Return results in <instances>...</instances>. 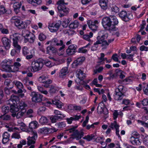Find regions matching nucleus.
<instances>
[{"instance_id": "obj_46", "label": "nucleus", "mask_w": 148, "mask_h": 148, "mask_svg": "<svg viewBox=\"0 0 148 148\" xmlns=\"http://www.w3.org/2000/svg\"><path fill=\"white\" fill-rule=\"evenodd\" d=\"M21 65H10V72H15L18 71V67Z\"/></svg>"}, {"instance_id": "obj_48", "label": "nucleus", "mask_w": 148, "mask_h": 148, "mask_svg": "<svg viewBox=\"0 0 148 148\" xmlns=\"http://www.w3.org/2000/svg\"><path fill=\"white\" fill-rule=\"evenodd\" d=\"M19 108H20L21 110L23 109H25V108L27 106V105L24 101H21L19 103L18 105Z\"/></svg>"}, {"instance_id": "obj_29", "label": "nucleus", "mask_w": 148, "mask_h": 148, "mask_svg": "<svg viewBox=\"0 0 148 148\" xmlns=\"http://www.w3.org/2000/svg\"><path fill=\"white\" fill-rule=\"evenodd\" d=\"M11 11L10 10H6L4 6L2 5L0 6V14H8L11 13Z\"/></svg>"}, {"instance_id": "obj_24", "label": "nucleus", "mask_w": 148, "mask_h": 148, "mask_svg": "<svg viewBox=\"0 0 148 148\" xmlns=\"http://www.w3.org/2000/svg\"><path fill=\"white\" fill-rule=\"evenodd\" d=\"M10 135L7 132H5L3 135L2 143L3 144H5L9 140Z\"/></svg>"}, {"instance_id": "obj_50", "label": "nucleus", "mask_w": 148, "mask_h": 148, "mask_svg": "<svg viewBox=\"0 0 148 148\" xmlns=\"http://www.w3.org/2000/svg\"><path fill=\"white\" fill-rule=\"evenodd\" d=\"M10 65H2V70L3 71L10 72Z\"/></svg>"}, {"instance_id": "obj_58", "label": "nucleus", "mask_w": 148, "mask_h": 148, "mask_svg": "<svg viewBox=\"0 0 148 148\" xmlns=\"http://www.w3.org/2000/svg\"><path fill=\"white\" fill-rule=\"evenodd\" d=\"M31 55H27L26 56V58L27 59H29L32 58L34 55L35 51L34 49H32L31 51Z\"/></svg>"}, {"instance_id": "obj_53", "label": "nucleus", "mask_w": 148, "mask_h": 148, "mask_svg": "<svg viewBox=\"0 0 148 148\" xmlns=\"http://www.w3.org/2000/svg\"><path fill=\"white\" fill-rule=\"evenodd\" d=\"M11 137L12 138L19 139L21 138V136L18 132H16L12 134Z\"/></svg>"}, {"instance_id": "obj_38", "label": "nucleus", "mask_w": 148, "mask_h": 148, "mask_svg": "<svg viewBox=\"0 0 148 148\" xmlns=\"http://www.w3.org/2000/svg\"><path fill=\"white\" fill-rule=\"evenodd\" d=\"M39 131L42 134H49L48 128L47 127H45L40 129Z\"/></svg>"}, {"instance_id": "obj_26", "label": "nucleus", "mask_w": 148, "mask_h": 148, "mask_svg": "<svg viewBox=\"0 0 148 148\" xmlns=\"http://www.w3.org/2000/svg\"><path fill=\"white\" fill-rule=\"evenodd\" d=\"M77 76L78 78L80 81L82 80L86 77L85 73H84L83 71L80 69H78L77 70Z\"/></svg>"}, {"instance_id": "obj_9", "label": "nucleus", "mask_w": 148, "mask_h": 148, "mask_svg": "<svg viewBox=\"0 0 148 148\" xmlns=\"http://www.w3.org/2000/svg\"><path fill=\"white\" fill-rule=\"evenodd\" d=\"M30 95L32 97V101L36 103L40 102L42 101L43 96L38 92H32L30 93Z\"/></svg>"}, {"instance_id": "obj_62", "label": "nucleus", "mask_w": 148, "mask_h": 148, "mask_svg": "<svg viewBox=\"0 0 148 148\" xmlns=\"http://www.w3.org/2000/svg\"><path fill=\"white\" fill-rule=\"evenodd\" d=\"M23 53L24 55H26L29 53V50L28 48L26 47H24L23 49Z\"/></svg>"}, {"instance_id": "obj_41", "label": "nucleus", "mask_w": 148, "mask_h": 148, "mask_svg": "<svg viewBox=\"0 0 148 148\" xmlns=\"http://www.w3.org/2000/svg\"><path fill=\"white\" fill-rule=\"evenodd\" d=\"M143 89L144 94L147 95L148 94V84L145 83H143Z\"/></svg>"}, {"instance_id": "obj_44", "label": "nucleus", "mask_w": 148, "mask_h": 148, "mask_svg": "<svg viewBox=\"0 0 148 148\" xmlns=\"http://www.w3.org/2000/svg\"><path fill=\"white\" fill-rule=\"evenodd\" d=\"M1 112L3 114H7L10 110V109L8 106H3L1 108Z\"/></svg>"}, {"instance_id": "obj_32", "label": "nucleus", "mask_w": 148, "mask_h": 148, "mask_svg": "<svg viewBox=\"0 0 148 148\" xmlns=\"http://www.w3.org/2000/svg\"><path fill=\"white\" fill-rule=\"evenodd\" d=\"M79 25V22L77 21H75L70 24L69 27L70 29H75L77 28Z\"/></svg>"}, {"instance_id": "obj_15", "label": "nucleus", "mask_w": 148, "mask_h": 148, "mask_svg": "<svg viewBox=\"0 0 148 148\" xmlns=\"http://www.w3.org/2000/svg\"><path fill=\"white\" fill-rule=\"evenodd\" d=\"M37 63L38 65H44L47 64L48 65H51L50 61L48 60H43L41 58H39L32 62V65Z\"/></svg>"}, {"instance_id": "obj_1", "label": "nucleus", "mask_w": 148, "mask_h": 148, "mask_svg": "<svg viewBox=\"0 0 148 148\" xmlns=\"http://www.w3.org/2000/svg\"><path fill=\"white\" fill-rule=\"evenodd\" d=\"M38 123L36 121L31 122L29 124V127L30 131H29L31 136H29L27 138V143L28 145L35 143V141L38 137L36 132L35 130H33L37 127Z\"/></svg>"}, {"instance_id": "obj_7", "label": "nucleus", "mask_w": 148, "mask_h": 148, "mask_svg": "<svg viewBox=\"0 0 148 148\" xmlns=\"http://www.w3.org/2000/svg\"><path fill=\"white\" fill-rule=\"evenodd\" d=\"M61 23L62 22L61 21H57L49 24L48 26V28L51 32H56L58 30Z\"/></svg>"}, {"instance_id": "obj_27", "label": "nucleus", "mask_w": 148, "mask_h": 148, "mask_svg": "<svg viewBox=\"0 0 148 148\" xmlns=\"http://www.w3.org/2000/svg\"><path fill=\"white\" fill-rule=\"evenodd\" d=\"M23 1H20V3L18 2H15L13 5V7L14 8V10L15 12L17 14L19 11V9L20 8L21 5L22 4Z\"/></svg>"}, {"instance_id": "obj_40", "label": "nucleus", "mask_w": 148, "mask_h": 148, "mask_svg": "<svg viewBox=\"0 0 148 148\" xmlns=\"http://www.w3.org/2000/svg\"><path fill=\"white\" fill-rule=\"evenodd\" d=\"M109 127H110L112 129H113L114 128L116 129L119 128V126L117 124L116 121H114L113 123H111Z\"/></svg>"}, {"instance_id": "obj_56", "label": "nucleus", "mask_w": 148, "mask_h": 148, "mask_svg": "<svg viewBox=\"0 0 148 148\" xmlns=\"http://www.w3.org/2000/svg\"><path fill=\"white\" fill-rule=\"evenodd\" d=\"M75 51L68 48L66 50V54L69 56H71L75 54Z\"/></svg>"}, {"instance_id": "obj_28", "label": "nucleus", "mask_w": 148, "mask_h": 148, "mask_svg": "<svg viewBox=\"0 0 148 148\" xmlns=\"http://www.w3.org/2000/svg\"><path fill=\"white\" fill-rule=\"evenodd\" d=\"M108 2V0H100L99 1V4L103 9L106 10L107 8V3Z\"/></svg>"}, {"instance_id": "obj_64", "label": "nucleus", "mask_w": 148, "mask_h": 148, "mask_svg": "<svg viewBox=\"0 0 148 148\" xmlns=\"http://www.w3.org/2000/svg\"><path fill=\"white\" fill-rule=\"evenodd\" d=\"M48 130L49 133H53L56 132L58 130V129L53 127H51V128H48Z\"/></svg>"}, {"instance_id": "obj_57", "label": "nucleus", "mask_w": 148, "mask_h": 148, "mask_svg": "<svg viewBox=\"0 0 148 148\" xmlns=\"http://www.w3.org/2000/svg\"><path fill=\"white\" fill-rule=\"evenodd\" d=\"M33 112V110L32 109H29L28 110L27 112H26L27 116V117L31 118L33 117L32 114Z\"/></svg>"}, {"instance_id": "obj_63", "label": "nucleus", "mask_w": 148, "mask_h": 148, "mask_svg": "<svg viewBox=\"0 0 148 148\" xmlns=\"http://www.w3.org/2000/svg\"><path fill=\"white\" fill-rule=\"evenodd\" d=\"M46 38V36L45 35L42 33H40L39 35V39L41 41H43Z\"/></svg>"}, {"instance_id": "obj_54", "label": "nucleus", "mask_w": 148, "mask_h": 148, "mask_svg": "<svg viewBox=\"0 0 148 148\" xmlns=\"http://www.w3.org/2000/svg\"><path fill=\"white\" fill-rule=\"evenodd\" d=\"M57 88L56 87L52 85L50 87L49 92L51 93H55L57 91Z\"/></svg>"}, {"instance_id": "obj_10", "label": "nucleus", "mask_w": 148, "mask_h": 148, "mask_svg": "<svg viewBox=\"0 0 148 148\" xmlns=\"http://www.w3.org/2000/svg\"><path fill=\"white\" fill-rule=\"evenodd\" d=\"M58 12L60 14L59 16L62 17L67 15L69 13V8L65 5L58 6L57 8Z\"/></svg>"}, {"instance_id": "obj_20", "label": "nucleus", "mask_w": 148, "mask_h": 148, "mask_svg": "<svg viewBox=\"0 0 148 148\" xmlns=\"http://www.w3.org/2000/svg\"><path fill=\"white\" fill-rule=\"evenodd\" d=\"M42 67L43 65H34L29 67L27 69L29 72H35L40 70Z\"/></svg>"}, {"instance_id": "obj_17", "label": "nucleus", "mask_w": 148, "mask_h": 148, "mask_svg": "<svg viewBox=\"0 0 148 148\" xmlns=\"http://www.w3.org/2000/svg\"><path fill=\"white\" fill-rule=\"evenodd\" d=\"M68 72V67H67L62 68L60 70L59 74V78L62 79L65 78Z\"/></svg>"}, {"instance_id": "obj_19", "label": "nucleus", "mask_w": 148, "mask_h": 148, "mask_svg": "<svg viewBox=\"0 0 148 148\" xmlns=\"http://www.w3.org/2000/svg\"><path fill=\"white\" fill-rule=\"evenodd\" d=\"M130 141L134 145H140L141 143V141L140 139L137 137L132 136L130 138Z\"/></svg>"}, {"instance_id": "obj_2", "label": "nucleus", "mask_w": 148, "mask_h": 148, "mask_svg": "<svg viewBox=\"0 0 148 148\" xmlns=\"http://www.w3.org/2000/svg\"><path fill=\"white\" fill-rule=\"evenodd\" d=\"M19 35L17 33H15L14 34L10 35V38L12 39L13 41V45L15 48L16 49V51L14 49H12L11 51V54L12 56H14L16 54L19 53L21 49L20 45L18 44V42L20 38Z\"/></svg>"}, {"instance_id": "obj_13", "label": "nucleus", "mask_w": 148, "mask_h": 148, "mask_svg": "<svg viewBox=\"0 0 148 148\" xmlns=\"http://www.w3.org/2000/svg\"><path fill=\"white\" fill-rule=\"evenodd\" d=\"M20 101L18 97V96L12 95L11 96L10 99L7 101L6 103L7 104H12L14 103L17 104Z\"/></svg>"}, {"instance_id": "obj_23", "label": "nucleus", "mask_w": 148, "mask_h": 148, "mask_svg": "<svg viewBox=\"0 0 148 148\" xmlns=\"http://www.w3.org/2000/svg\"><path fill=\"white\" fill-rule=\"evenodd\" d=\"M108 30L109 31L112 35H115L117 37H119V36L120 34L118 29L116 28L115 26H113L110 29Z\"/></svg>"}, {"instance_id": "obj_30", "label": "nucleus", "mask_w": 148, "mask_h": 148, "mask_svg": "<svg viewBox=\"0 0 148 148\" xmlns=\"http://www.w3.org/2000/svg\"><path fill=\"white\" fill-rule=\"evenodd\" d=\"M85 60L84 57L82 56L77 58L76 60H75L73 62V64H76V65H80L82 64Z\"/></svg>"}, {"instance_id": "obj_3", "label": "nucleus", "mask_w": 148, "mask_h": 148, "mask_svg": "<svg viewBox=\"0 0 148 148\" xmlns=\"http://www.w3.org/2000/svg\"><path fill=\"white\" fill-rule=\"evenodd\" d=\"M10 21L12 23H14L16 26L20 29L26 28L28 25H29L31 23V21L29 20L23 22L20 20L18 17L17 16L12 17Z\"/></svg>"}, {"instance_id": "obj_45", "label": "nucleus", "mask_w": 148, "mask_h": 148, "mask_svg": "<svg viewBox=\"0 0 148 148\" xmlns=\"http://www.w3.org/2000/svg\"><path fill=\"white\" fill-rule=\"evenodd\" d=\"M29 37H30V38L28 39V42L30 43H33L35 39V37L34 35L32 33H31L29 34Z\"/></svg>"}, {"instance_id": "obj_59", "label": "nucleus", "mask_w": 148, "mask_h": 148, "mask_svg": "<svg viewBox=\"0 0 148 148\" xmlns=\"http://www.w3.org/2000/svg\"><path fill=\"white\" fill-rule=\"evenodd\" d=\"M42 83L44 84V86L46 88H48L49 86V84L52 83V81L50 79L46 81H42Z\"/></svg>"}, {"instance_id": "obj_4", "label": "nucleus", "mask_w": 148, "mask_h": 148, "mask_svg": "<svg viewBox=\"0 0 148 148\" xmlns=\"http://www.w3.org/2000/svg\"><path fill=\"white\" fill-rule=\"evenodd\" d=\"M78 126H73L67 130L69 133H71V136H73L74 138L76 140H79L83 136L84 133L83 130H78L76 129Z\"/></svg>"}, {"instance_id": "obj_37", "label": "nucleus", "mask_w": 148, "mask_h": 148, "mask_svg": "<svg viewBox=\"0 0 148 148\" xmlns=\"http://www.w3.org/2000/svg\"><path fill=\"white\" fill-rule=\"evenodd\" d=\"M71 19L69 18L64 19L62 22V23H61L63 27L64 28L67 27Z\"/></svg>"}, {"instance_id": "obj_22", "label": "nucleus", "mask_w": 148, "mask_h": 148, "mask_svg": "<svg viewBox=\"0 0 148 148\" xmlns=\"http://www.w3.org/2000/svg\"><path fill=\"white\" fill-rule=\"evenodd\" d=\"M9 105H10V111L11 113H15L19 110V108L17 104L14 103Z\"/></svg>"}, {"instance_id": "obj_51", "label": "nucleus", "mask_w": 148, "mask_h": 148, "mask_svg": "<svg viewBox=\"0 0 148 148\" xmlns=\"http://www.w3.org/2000/svg\"><path fill=\"white\" fill-rule=\"evenodd\" d=\"M46 110V108L45 106H41L40 107L38 110L37 112L39 114L44 113Z\"/></svg>"}, {"instance_id": "obj_16", "label": "nucleus", "mask_w": 148, "mask_h": 148, "mask_svg": "<svg viewBox=\"0 0 148 148\" xmlns=\"http://www.w3.org/2000/svg\"><path fill=\"white\" fill-rule=\"evenodd\" d=\"M1 41L5 49H8L10 48L11 41L10 39L6 37H3L2 38Z\"/></svg>"}, {"instance_id": "obj_12", "label": "nucleus", "mask_w": 148, "mask_h": 148, "mask_svg": "<svg viewBox=\"0 0 148 148\" xmlns=\"http://www.w3.org/2000/svg\"><path fill=\"white\" fill-rule=\"evenodd\" d=\"M99 23L97 20L94 21L89 20L87 21V24L89 28L93 31H95L97 30Z\"/></svg>"}, {"instance_id": "obj_36", "label": "nucleus", "mask_w": 148, "mask_h": 148, "mask_svg": "<svg viewBox=\"0 0 148 148\" xmlns=\"http://www.w3.org/2000/svg\"><path fill=\"white\" fill-rule=\"evenodd\" d=\"M93 36V34L92 32H90L89 33V34H84L83 36V38L84 40L90 41H91L90 38L92 37Z\"/></svg>"}, {"instance_id": "obj_61", "label": "nucleus", "mask_w": 148, "mask_h": 148, "mask_svg": "<svg viewBox=\"0 0 148 148\" xmlns=\"http://www.w3.org/2000/svg\"><path fill=\"white\" fill-rule=\"evenodd\" d=\"M100 41L101 42V44L102 43V46L103 48H106L109 45V43L107 42L106 40H103Z\"/></svg>"}, {"instance_id": "obj_52", "label": "nucleus", "mask_w": 148, "mask_h": 148, "mask_svg": "<svg viewBox=\"0 0 148 148\" xmlns=\"http://www.w3.org/2000/svg\"><path fill=\"white\" fill-rule=\"evenodd\" d=\"M111 8L112 11L115 13H118L119 10V8L115 5L112 6Z\"/></svg>"}, {"instance_id": "obj_43", "label": "nucleus", "mask_w": 148, "mask_h": 148, "mask_svg": "<svg viewBox=\"0 0 148 148\" xmlns=\"http://www.w3.org/2000/svg\"><path fill=\"white\" fill-rule=\"evenodd\" d=\"M111 17V21H112V25L114 26L118 24L119 21L116 17L114 16H112Z\"/></svg>"}, {"instance_id": "obj_49", "label": "nucleus", "mask_w": 148, "mask_h": 148, "mask_svg": "<svg viewBox=\"0 0 148 148\" xmlns=\"http://www.w3.org/2000/svg\"><path fill=\"white\" fill-rule=\"evenodd\" d=\"M38 89V91L42 94L47 95L48 93L47 91L45 90L43 88L40 86H37Z\"/></svg>"}, {"instance_id": "obj_47", "label": "nucleus", "mask_w": 148, "mask_h": 148, "mask_svg": "<svg viewBox=\"0 0 148 148\" xmlns=\"http://www.w3.org/2000/svg\"><path fill=\"white\" fill-rule=\"evenodd\" d=\"M95 136L93 134H91L90 135H88L85 136L83 138L86 139L88 141L91 140L92 139L94 138Z\"/></svg>"}, {"instance_id": "obj_8", "label": "nucleus", "mask_w": 148, "mask_h": 148, "mask_svg": "<svg viewBox=\"0 0 148 148\" xmlns=\"http://www.w3.org/2000/svg\"><path fill=\"white\" fill-rule=\"evenodd\" d=\"M102 23L104 28L107 30L113 26L112 25V21H111V19L108 17H104L102 19Z\"/></svg>"}, {"instance_id": "obj_6", "label": "nucleus", "mask_w": 148, "mask_h": 148, "mask_svg": "<svg viewBox=\"0 0 148 148\" xmlns=\"http://www.w3.org/2000/svg\"><path fill=\"white\" fill-rule=\"evenodd\" d=\"M51 45L52 46L60 47L59 49L60 51L62 50L65 47L63 41L59 40L56 38H53L51 40Z\"/></svg>"}, {"instance_id": "obj_21", "label": "nucleus", "mask_w": 148, "mask_h": 148, "mask_svg": "<svg viewBox=\"0 0 148 148\" xmlns=\"http://www.w3.org/2000/svg\"><path fill=\"white\" fill-rule=\"evenodd\" d=\"M115 92L114 95V99L116 101L121 100L123 98L124 94L122 92L115 91Z\"/></svg>"}, {"instance_id": "obj_55", "label": "nucleus", "mask_w": 148, "mask_h": 148, "mask_svg": "<svg viewBox=\"0 0 148 148\" xmlns=\"http://www.w3.org/2000/svg\"><path fill=\"white\" fill-rule=\"evenodd\" d=\"M31 33L27 30H24L22 31V35L25 38L26 37H28L29 35V34Z\"/></svg>"}, {"instance_id": "obj_35", "label": "nucleus", "mask_w": 148, "mask_h": 148, "mask_svg": "<svg viewBox=\"0 0 148 148\" xmlns=\"http://www.w3.org/2000/svg\"><path fill=\"white\" fill-rule=\"evenodd\" d=\"M26 109L21 110L20 111L17 113L16 118L17 119H19L23 116L26 113Z\"/></svg>"}, {"instance_id": "obj_18", "label": "nucleus", "mask_w": 148, "mask_h": 148, "mask_svg": "<svg viewBox=\"0 0 148 148\" xmlns=\"http://www.w3.org/2000/svg\"><path fill=\"white\" fill-rule=\"evenodd\" d=\"M0 119L4 121H12L13 119L11 115L3 114L0 116Z\"/></svg>"}, {"instance_id": "obj_31", "label": "nucleus", "mask_w": 148, "mask_h": 148, "mask_svg": "<svg viewBox=\"0 0 148 148\" xmlns=\"http://www.w3.org/2000/svg\"><path fill=\"white\" fill-rule=\"evenodd\" d=\"M49 120L45 116H42L39 120V123L42 125H50L48 124Z\"/></svg>"}, {"instance_id": "obj_33", "label": "nucleus", "mask_w": 148, "mask_h": 148, "mask_svg": "<svg viewBox=\"0 0 148 148\" xmlns=\"http://www.w3.org/2000/svg\"><path fill=\"white\" fill-rule=\"evenodd\" d=\"M27 2L34 5L41 4V0H27Z\"/></svg>"}, {"instance_id": "obj_5", "label": "nucleus", "mask_w": 148, "mask_h": 148, "mask_svg": "<svg viewBox=\"0 0 148 148\" xmlns=\"http://www.w3.org/2000/svg\"><path fill=\"white\" fill-rule=\"evenodd\" d=\"M118 15L121 19L125 22L128 21L133 18L132 13L129 11L122 10L119 13Z\"/></svg>"}, {"instance_id": "obj_60", "label": "nucleus", "mask_w": 148, "mask_h": 148, "mask_svg": "<svg viewBox=\"0 0 148 148\" xmlns=\"http://www.w3.org/2000/svg\"><path fill=\"white\" fill-rule=\"evenodd\" d=\"M87 50L83 47L79 48L78 50V52L79 53H85L87 52Z\"/></svg>"}, {"instance_id": "obj_11", "label": "nucleus", "mask_w": 148, "mask_h": 148, "mask_svg": "<svg viewBox=\"0 0 148 148\" xmlns=\"http://www.w3.org/2000/svg\"><path fill=\"white\" fill-rule=\"evenodd\" d=\"M44 103L47 106L50 104L55 105L57 107L59 108H61L64 105L63 103L60 101L56 99L52 100L51 101H46Z\"/></svg>"}, {"instance_id": "obj_39", "label": "nucleus", "mask_w": 148, "mask_h": 148, "mask_svg": "<svg viewBox=\"0 0 148 148\" xmlns=\"http://www.w3.org/2000/svg\"><path fill=\"white\" fill-rule=\"evenodd\" d=\"M101 44V42L99 40H97L95 42L93 45V46L91 47V50L92 51L96 50L98 47L99 44Z\"/></svg>"}, {"instance_id": "obj_25", "label": "nucleus", "mask_w": 148, "mask_h": 148, "mask_svg": "<svg viewBox=\"0 0 148 148\" xmlns=\"http://www.w3.org/2000/svg\"><path fill=\"white\" fill-rule=\"evenodd\" d=\"M13 84H14L15 86L18 88H23V84L19 81L14 80L12 83ZM13 87V85L10 87V88H12Z\"/></svg>"}, {"instance_id": "obj_42", "label": "nucleus", "mask_w": 148, "mask_h": 148, "mask_svg": "<svg viewBox=\"0 0 148 148\" xmlns=\"http://www.w3.org/2000/svg\"><path fill=\"white\" fill-rule=\"evenodd\" d=\"M13 62L12 60L9 59H5L2 61L1 65H10L13 63Z\"/></svg>"}, {"instance_id": "obj_14", "label": "nucleus", "mask_w": 148, "mask_h": 148, "mask_svg": "<svg viewBox=\"0 0 148 148\" xmlns=\"http://www.w3.org/2000/svg\"><path fill=\"white\" fill-rule=\"evenodd\" d=\"M98 36L97 37V40L101 41L105 40L108 37V33L104 30L100 31L98 33Z\"/></svg>"}, {"instance_id": "obj_34", "label": "nucleus", "mask_w": 148, "mask_h": 148, "mask_svg": "<svg viewBox=\"0 0 148 148\" xmlns=\"http://www.w3.org/2000/svg\"><path fill=\"white\" fill-rule=\"evenodd\" d=\"M54 113L56 115L57 117L59 119H62L65 117L64 114H63L62 112L57 110H54Z\"/></svg>"}]
</instances>
